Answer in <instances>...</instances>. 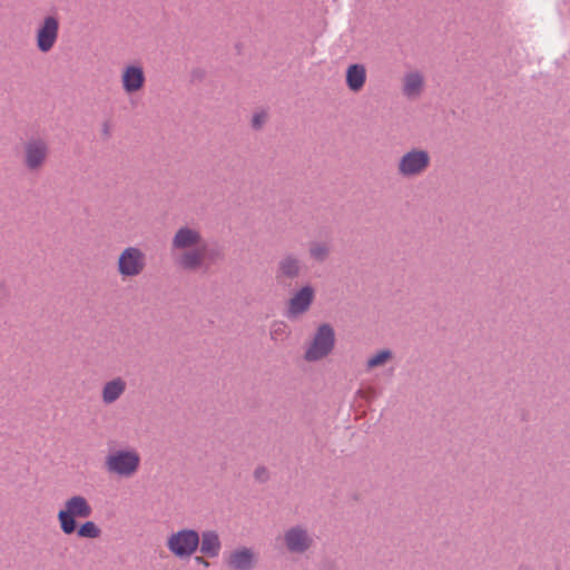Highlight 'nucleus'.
I'll return each instance as SVG.
<instances>
[{
    "instance_id": "1",
    "label": "nucleus",
    "mask_w": 570,
    "mask_h": 570,
    "mask_svg": "<svg viewBox=\"0 0 570 570\" xmlns=\"http://www.w3.org/2000/svg\"><path fill=\"white\" fill-rule=\"evenodd\" d=\"M171 250L177 263L184 269L207 268L213 262V254L198 228L183 226L177 229L171 240Z\"/></svg>"
},
{
    "instance_id": "2",
    "label": "nucleus",
    "mask_w": 570,
    "mask_h": 570,
    "mask_svg": "<svg viewBox=\"0 0 570 570\" xmlns=\"http://www.w3.org/2000/svg\"><path fill=\"white\" fill-rule=\"evenodd\" d=\"M92 514V507L87 498L73 494L67 498L57 513V520L63 534L70 535L77 530L78 519H88Z\"/></svg>"
},
{
    "instance_id": "3",
    "label": "nucleus",
    "mask_w": 570,
    "mask_h": 570,
    "mask_svg": "<svg viewBox=\"0 0 570 570\" xmlns=\"http://www.w3.org/2000/svg\"><path fill=\"white\" fill-rule=\"evenodd\" d=\"M141 464V456L134 448H124L111 451L105 459V468L108 473L119 478L134 476Z\"/></svg>"
},
{
    "instance_id": "4",
    "label": "nucleus",
    "mask_w": 570,
    "mask_h": 570,
    "mask_svg": "<svg viewBox=\"0 0 570 570\" xmlns=\"http://www.w3.org/2000/svg\"><path fill=\"white\" fill-rule=\"evenodd\" d=\"M146 266V254L137 246H127L118 254L116 267L122 281L138 277L145 272Z\"/></svg>"
},
{
    "instance_id": "5",
    "label": "nucleus",
    "mask_w": 570,
    "mask_h": 570,
    "mask_svg": "<svg viewBox=\"0 0 570 570\" xmlns=\"http://www.w3.org/2000/svg\"><path fill=\"white\" fill-rule=\"evenodd\" d=\"M431 165L430 153L421 148L406 150L397 160L396 171L402 178L422 176Z\"/></svg>"
},
{
    "instance_id": "6",
    "label": "nucleus",
    "mask_w": 570,
    "mask_h": 570,
    "mask_svg": "<svg viewBox=\"0 0 570 570\" xmlns=\"http://www.w3.org/2000/svg\"><path fill=\"white\" fill-rule=\"evenodd\" d=\"M60 19L57 14L45 16L37 26L35 40L37 49L42 53L51 51L59 37Z\"/></svg>"
},
{
    "instance_id": "7",
    "label": "nucleus",
    "mask_w": 570,
    "mask_h": 570,
    "mask_svg": "<svg viewBox=\"0 0 570 570\" xmlns=\"http://www.w3.org/2000/svg\"><path fill=\"white\" fill-rule=\"evenodd\" d=\"M334 344L335 333L333 327L328 324L321 325L305 352V360L315 362L326 357L334 348Z\"/></svg>"
},
{
    "instance_id": "8",
    "label": "nucleus",
    "mask_w": 570,
    "mask_h": 570,
    "mask_svg": "<svg viewBox=\"0 0 570 570\" xmlns=\"http://www.w3.org/2000/svg\"><path fill=\"white\" fill-rule=\"evenodd\" d=\"M166 544L176 558H189L199 546V534L195 530L183 529L171 533Z\"/></svg>"
},
{
    "instance_id": "9",
    "label": "nucleus",
    "mask_w": 570,
    "mask_h": 570,
    "mask_svg": "<svg viewBox=\"0 0 570 570\" xmlns=\"http://www.w3.org/2000/svg\"><path fill=\"white\" fill-rule=\"evenodd\" d=\"M48 157L49 145L45 139L31 138L23 144L22 161L29 171H40L47 164Z\"/></svg>"
},
{
    "instance_id": "10",
    "label": "nucleus",
    "mask_w": 570,
    "mask_h": 570,
    "mask_svg": "<svg viewBox=\"0 0 570 570\" xmlns=\"http://www.w3.org/2000/svg\"><path fill=\"white\" fill-rule=\"evenodd\" d=\"M121 88L127 95H134L145 87L146 76L140 63L126 65L120 73Z\"/></svg>"
},
{
    "instance_id": "11",
    "label": "nucleus",
    "mask_w": 570,
    "mask_h": 570,
    "mask_svg": "<svg viewBox=\"0 0 570 570\" xmlns=\"http://www.w3.org/2000/svg\"><path fill=\"white\" fill-rule=\"evenodd\" d=\"M315 297L311 286H304L293 294L287 303L286 317L294 320L308 311Z\"/></svg>"
},
{
    "instance_id": "12",
    "label": "nucleus",
    "mask_w": 570,
    "mask_h": 570,
    "mask_svg": "<svg viewBox=\"0 0 570 570\" xmlns=\"http://www.w3.org/2000/svg\"><path fill=\"white\" fill-rule=\"evenodd\" d=\"M283 541L288 551L303 553L312 546V538L307 531L299 527H293L284 532Z\"/></svg>"
},
{
    "instance_id": "13",
    "label": "nucleus",
    "mask_w": 570,
    "mask_h": 570,
    "mask_svg": "<svg viewBox=\"0 0 570 570\" xmlns=\"http://www.w3.org/2000/svg\"><path fill=\"white\" fill-rule=\"evenodd\" d=\"M258 560L257 553L252 548L240 547L233 550L226 558V564L232 570H252Z\"/></svg>"
},
{
    "instance_id": "14",
    "label": "nucleus",
    "mask_w": 570,
    "mask_h": 570,
    "mask_svg": "<svg viewBox=\"0 0 570 570\" xmlns=\"http://www.w3.org/2000/svg\"><path fill=\"white\" fill-rule=\"evenodd\" d=\"M424 85V76L420 71H409L402 80V92L409 99H416L423 92Z\"/></svg>"
},
{
    "instance_id": "15",
    "label": "nucleus",
    "mask_w": 570,
    "mask_h": 570,
    "mask_svg": "<svg viewBox=\"0 0 570 570\" xmlns=\"http://www.w3.org/2000/svg\"><path fill=\"white\" fill-rule=\"evenodd\" d=\"M127 389L126 381L120 377H114L107 381L101 389V401L109 405L118 401Z\"/></svg>"
},
{
    "instance_id": "16",
    "label": "nucleus",
    "mask_w": 570,
    "mask_h": 570,
    "mask_svg": "<svg viewBox=\"0 0 570 570\" xmlns=\"http://www.w3.org/2000/svg\"><path fill=\"white\" fill-rule=\"evenodd\" d=\"M366 68L361 63H353L346 69V86L353 92H360L366 82Z\"/></svg>"
},
{
    "instance_id": "17",
    "label": "nucleus",
    "mask_w": 570,
    "mask_h": 570,
    "mask_svg": "<svg viewBox=\"0 0 570 570\" xmlns=\"http://www.w3.org/2000/svg\"><path fill=\"white\" fill-rule=\"evenodd\" d=\"M200 551L209 558H215L219 554L222 544L218 534L215 531H204L199 537Z\"/></svg>"
},
{
    "instance_id": "18",
    "label": "nucleus",
    "mask_w": 570,
    "mask_h": 570,
    "mask_svg": "<svg viewBox=\"0 0 570 570\" xmlns=\"http://www.w3.org/2000/svg\"><path fill=\"white\" fill-rule=\"evenodd\" d=\"M301 262L298 258L288 255L281 259L278 264L277 277L295 278L299 275Z\"/></svg>"
},
{
    "instance_id": "19",
    "label": "nucleus",
    "mask_w": 570,
    "mask_h": 570,
    "mask_svg": "<svg viewBox=\"0 0 570 570\" xmlns=\"http://www.w3.org/2000/svg\"><path fill=\"white\" fill-rule=\"evenodd\" d=\"M77 535L86 539H97L101 535V529L94 521L77 524Z\"/></svg>"
},
{
    "instance_id": "20",
    "label": "nucleus",
    "mask_w": 570,
    "mask_h": 570,
    "mask_svg": "<svg viewBox=\"0 0 570 570\" xmlns=\"http://www.w3.org/2000/svg\"><path fill=\"white\" fill-rule=\"evenodd\" d=\"M391 357L392 354L389 350H382L367 360V367L374 368L384 365Z\"/></svg>"
},
{
    "instance_id": "21",
    "label": "nucleus",
    "mask_w": 570,
    "mask_h": 570,
    "mask_svg": "<svg viewBox=\"0 0 570 570\" xmlns=\"http://www.w3.org/2000/svg\"><path fill=\"white\" fill-rule=\"evenodd\" d=\"M328 252V246L324 243H313L309 247V255L316 261H324Z\"/></svg>"
},
{
    "instance_id": "22",
    "label": "nucleus",
    "mask_w": 570,
    "mask_h": 570,
    "mask_svg": "<svg viewBox=\"0 0 570 570\" xmlns=\"http://www.w3.org/2000/svg\"><path fill=\"white\" fill-rule=\"evenodd\" d=\"M267 114L265 111H261L256 115H254L252 119L253 127L256 129H259L266 121Z\"/></svg>"
},
{
    "instance_id": "23",
    "label": "nucleus",
    "mask_w": 570,
    "mask_h": 570,
    "mask_svg": "<svg viewBox=\"0 0 570 570\" xmlns=\"http://www.w3.org/2000/svg\"><path fill=\"white\" fill-rule=\"evenodd\" d=\"M254 474L258 481H265L267 479V470L264 466H258Z\"/></svg>"
},
{
    "instance_id": "24",
    "label": "nucleus",
    "mask_w": 570,
    "mask_h": 570,
    "mask_svg": "<svg viewBox=\"0 0 570 570\" xmlns=\"http://www.w3.org/2000/svg\"><path fill=\"white\" fill-rule=\"evenodd\" d=\"M284 331H285V325L284 324H282V323L276 324L274 330L272 331V336L276 337L278 334H281Z\"/></svg>"
},
{
    "instance_id": "25",
    "label": "nucleus",
    "mask_w": 570,
    "mask_h": 570,
    "mask_svg": "<svg viewBox=\"0 0 570 570\" xmlns=\"http://www.w3.org/2000/svg\"><path fill=\"white\" fill-rule=\"evenodd\" d=\"M195 562L204 566L205 568L209 567V562L204 557H196Z\"/></svg>"
}]
</instances>
